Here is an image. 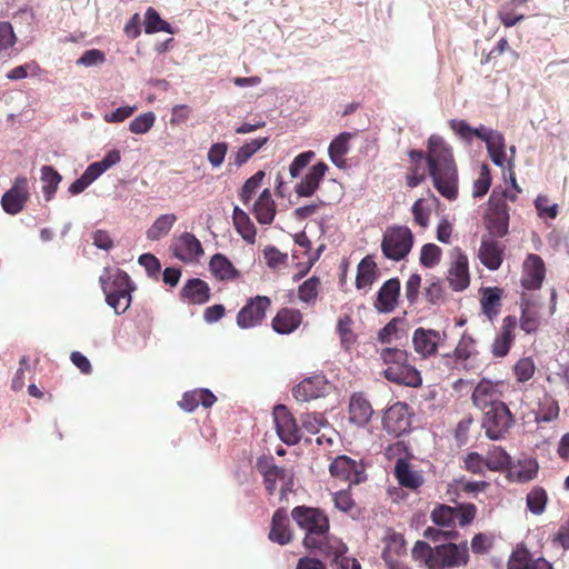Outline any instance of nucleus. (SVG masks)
Segmentation results:
<instances>
[{
  "mask_svg": "<svg viewBox=\"0 0 569 569\" xmlns=\"http://www.w3.org/2000/svg\"><path fill=\"white\" fill-rule=\"evenodd\" d=\"M426 163L433 187L438 192L455 200L458 196V171L451 147L439 134H431L427 141Z\"/></svg>",
  "mask_w": 569,
  "mask_h": 569,
  "instance_id": "nucleus-1",
  "label": "nucleus"
},
{
  "mask_svg": "<svg viewBox=\"0 0 569 569\" xmlns=\"http://www.w3.org/2000/svg\"><path fill=\"white\" fill-rule=\"evenodd\" d=\"M292 519L306 535L303 545L307 549L319 550L322 555L347 553V546L339 539L329 537V520L317 508L299 506L291 511Z\"/></svg>",
  "mask_w": 569,
  "mask_h": 569,
  "instance_id": "nucleus-2",
  "label": "nucleus"
},
{
  "mask_svg": "<svg viewBox=\"0 0 569 569\" xmlns=\"http://www.w3.org/2000/svg\"><path fill=\"white\" fill-rule=\"evenodd\" d=\"M412 559L426 569H456L469 561L467 542H446L431 547L428 542L418 540L411 550Z\"/></svg>",
  "mask_w": 569,
  "mask_h": 569,
  "instance_id": "nucleus-3",
  "label": "nucleus"
},
{
  "mask_svg": "<svg viewBox=\"0 0 569 569\" xmlns=\"http://www.w3.org/2000/svg\"><path fill=\"white\" fill-rule=\"evenodd\" d=\"M380 358L386 365L383 375L391 382L409 387H418L422 383L420 372L409 363V355L398 348H385Z\"/></svg>",
  "mask_w": 569,
  "mask_h": 569,
  "instance_id": "nucleus-4",
  "label": "nucleus"
},
{
  "mask_svg": "<svg viewBox=\"0 0 569 569\" xmlns=\"http://www.w3.org/2000/svg\"><path fill=\"white\" fill-rule=\"evenodd\" d=\"M102 290L106 295V301L117 315L124 313L131 305V293L136 289L128 273L123 270L116 269L100 277Z\"/></svg>",
  "mask_w": 569,
  "mask_h": 569,
  "instance_id": "nucleus-5",
  "label": "nucleus"
},
{
  "mask_svg": "<svg viewBox=\"0 0 569 569\" xmlns=\"http://www.w3.org/2000/svg\"><path fill=\"white\" fill-rule=\"evenodd\" d=\"M413 247V233L406 226H390L382 236L381 251L392 261L405 259Z\"/></svg>",
  "mask_w": 569,
  "mask_h": 569,
  "instance_id": "nucleus-6",
  "label": "nucleus"
},
{
  "mask_svg": "<svg viewBox=\"0 0 569 569\" xmlns=\"http://www.w3.org/2000/svg\"><path fill=\"white\" fill-rule=\"evenodd\" d=\"M512 425L513 417L505 402L496 403L483 411L482 428L491 440L505 438Z\"/></svg>",
  "mask_w": 569,
  "mask_h": 569,
  "instance_id": "nucleus-7",
  "label": "nucleus"
},
{
  "mask_svg": "<svg viewBox=\"0 0 569 569\" xmlns=\"http://www.w3.org/2000/svg\"><path fill=\"white\" fill-rule=\"evenodd\" d=\"M257 469L263 477V482L269 495H273L277 483H281L282 495L290 490L292 486V475L289 470L278 467L273 463V458H260L257 462Z\"/></svg>",
  "mask_w": 569,
  "mask_h": 569,
  "instance_id": "nucleus-8",
  "label": "nucleus"
},
{
  "mask_svg": "<svg viewBox=\"0 0 569 569\" xmlns=\"http://www.w3.org/2000/svg\"><path fill=\"white\" fill-rule=\"evenodd\" d=\"M446 339L445 331L419 327L412 333L413 350L422 359H428L437 355L438 348L445 343Z\"/></svg>",
  "mask_w": 569,
  "mask_h": 569,
  "instance_id": "nucleus-9",
  "label": "nucleus"
},
{
  "mask_svg": "<svg viewBox=\"0 0 569 569\" xmlns=\"http://www.w3.org/2000/svg\"><path fill=\"white\" fill-rule=\"evenodd\" d=\"M271 301L266 296H256L239 310L237 315V325L241 329H250L259 326L266 318Z\"/></svg>",
  "mask_w": 569,
  "mask_h": 569,
  "instance_id": "nucleus-10",
  "label": "nucleus"
},
{
  "mask_svg": "<svg viewBox=\"0 0 569 569\" xmlns=\"http://www.w3.org/2000/svg\"><path fill=\"white\" fill-rule=\"evenodd\" d=\"M273 420L279 438L287 445H296L301 439V431L295 418L283 405L273 409Z\"/></svg>",
  "mask_w": 569,
  "mask_h": 569,
  "instance_id": "nucleus-11",
  "label": "nucleus"
},
{
  "mask_svg": "<svg viewBox=\"0 0 569 569\" xmlns=\"http://www.w3.org/2000/svg\"><path fill=\"white\" fill-rule=\"evenodd\" d=\"M501 387H503L502 381L493 382L489 379H481L471 395L473 405L485 411L490 407H495L496 403H501Z\"/></svg>",
  "mask_w": 569,
  "mask_h": 569,
  "instance_id": "nucleus-12",
  "label": "nucleus"
},
{
  "mask_svg": "<svg viewBox=\"0 0 569 569\" xmlns=\"http://www.w3.org/2000/svg\"><path fill=\"white\" fill-rule=\"evenodd\" d=\"M452 262L448 270V282L452 290L463 291L470 283L469 263L467 256L459 248L451 253Z\"/></svg>",
  "mask_w": 569,
  "mask_h": 569,
  "instance_id": "nucleus-13",
  "label": "nucleus"
},
{
  "mask_svg": "<svg viewBox=\"0 0 569 569\" xmlns=\"http://www.w3.org/2000/svg\"><path fill=\"white\" fill-rule=\"evenodd\" d=\"M173 256L184 263H190L203 256L201 242L190 232H183L171 243Z\"/></svg>",
  "mask_w": 569,
  "mask_h": 569,
  "instance_id": "nucleus-14",
  "label": "nucleus"
},
{
  "mask_svg": "<svg viewBox=\"0 0 569 569\" xmlns=\"http://www.w3.org/2000/svg\"><path fill=\"white\" fill-rule=\"evenodd\" d=\"M29 199L28 180L24 177H17L12 187L1 198L2 209L11 214H18Z\"/></svg>",
  "mask_w": 569,
  "mask_h": 569,
  "instance_id": "nucleus-15",
  "label": "nucleus"
},
{
  "mask_svg": "<svg viewBox=\"0 0 569 569\" xmlns=\"http://www.w3.org/2000/svg\"><path fill=\"white\" fill-rule=\"evenodd\" d=\"M382 425L385 430L395 437L408 432L411 425L408 406L402 402L391 406L383 416Z\"/></svg>",
  "mask_w": 569,
  "mask_h": 569,
  "instance_id": "nucleus-16",
  "label": "nucleus"
},
{
  "mask_svg": "<svg viewBox=\"0 0 569 569\" xmlns=\"http://www.w3.org/2000/svg\"><path fill=\"white\" fill-rule=\"evenodd\" d=\"M546 276L543 260L535 253H529L522 263L521 284L527 290L539 289Z\"/></svg>",
  "mask_w": 569,
  "mask_h": 569,
  "instance_id": "nucleus-17",
  "label": "nucleus"
},
{
  "mask_svg": "<svg viewBox=\"0 0 569 569\" xmlns=\"http://www.w3.org/2000/svg\"><path fill=\"white\" fill-rule=\"evenodd\" d=\"M497 191L490 196V213L488 214V229L495 237H503L508 233L509 212L503 201H496Z\"/></svg>",
  "mask_w": 569,
  "mask_h": 569,
  "instance_id": "nucleus-18",
  "label": "nucleus"
},
{
  "mask_svg": "<svg viewBox=\"0 0 569 569\" xmlns=\"http://www.w3.org/2000/svg\"><path fill=\"white\" fill-rule=\"evenodd\" d=\"M516 328L517 318L515 316L503 318L500 331L491 345V353L495 358H503L508 355L516 338Z\"/></svg>",
  "mask_w": 569,
  "mask_h": 569,
  "instance_id": "nucleus-19",
  "label": "nucleus"
},
{
  "mask_svg": "<svg viewBox=\"0 0 569 569\" xmlns=\"http://www.w3.org/2000/svg\"><path fill=\"white\" fill-rule=\"evenodd\" d=\"M328 382L321 375H315L300 381L292 390L296 400L306 402L327 393Z\"/></svg>",
  "mask_w": 569,
  "mask_h": 569,
  "instance_id": "nucleus-20",
  "label": "nucleus"
},
{
  "mask_svg": "<svg viewBox=\"0 0 569 569\" xmlns=\"http://www.w3.org/2000/svg\"><path fill=\"white\" fill-rule=\"evenodd\" d=\"M373 409L362 393H353L349 401V421L357 427H366L371 420Z\"/></svg>",
  "mask_w": 569,
  "mask_h": 569,
  "instance_id": "nucleus-21",
  "label": "nucleus"
},
{
  "mask_svg": "<svg viewBox=\"0 0 569 569\" xmlns=\"http://www.w3.org/2000/svg\"><path fill=\"white\" fill-rule=\"evenodd\" d=\"M400 281L397 278L387 280L378 291L375 307L379 312H391L398 302Z\"/></svg>",
  "mask_w": 569,
  "mask_h": 569,
  "instance_id": "nucleus-22",
  "label": "nucleus"
},
{
  "mask_svg": "<svg viewBox=\"0 0 569 569\" xmlns=\"http://www.w3.org/2000/svg\"><path fill=\"white\" fill-rule=\"evenodd\" d=\"M508 569H552L545 558H533L526 548H517L508 560Z\"/></svg>",
  "mask_w": 569,
  "mask_h": 569,
  "instance_id": "nucleus-23",
  "label": "nucleus"
},
{
  "mask_svg": "<svg viewBox=\"0 0 569 569\" xmlns=\"http://www.w3.org/2000/svg\"><path fill=\"white\" fill-rule=\"evenodd\" d=\"M331 476L350 483L360 482L359 467L355 460L347 456L337 457L329 467Z\"/></svg>",
  "mask_w": 569,
  "mask_h": 569,
  "instance_id": "nucleus-24",
  "label": "nucleus"
},
{
  "mask_svg": "<svg viewBox=\"0 0 569 569\" xmlns=\"http://www.w3.org/2000/svg\"><path fill=\"white\" fill-rule=\"evenodd\" d=\"M328 166L319 162L311 167L305 178L296 186V192L300 197H311L319 188L320 181L323 179Z\"/></svg>",
  "mask_w": 569,
  "mask_h": 569,
  "instance_id": "nucleus-25",
  "label": "nucleus"
},
{
  "mask_svg": "<svg viewBox=\"0 0 569 569\" xmlns=\"http://www.w3.org/2000/svg\"><path fill=\"white\" fill-rule=\"evenodd\" d=\"M269 539L281 546L289 543L292 539L287 511L282 508L276 510L272 516Z\"/></svg>",
  "mask_w": 569,
  "mask_h": 569,
  "instance_id": "nucleus-26",
  "label": "nucleus"
},
{
  "mask_svg": "<svg viewBox=\"0 0 569 569\" xmlns=\"http://www.w3.org/2000/svg\"><path fill=\"white\" fill-rule=\"evenodd\" d=\"M395 476L401 487L416 490L423 483L422 475L412 469L411 465L405 459L399 458L395 466Z\"/></svg>",
  "mask_w": 569,
  "mask_h": 569,
  "instance_id": "nucleus-27",
  "label": "nucleus"
},
{
  "mask_svg": "<svg viewBox=\"0 0 569 569\" xmlns=\"http://www.w3.org/2000/svg\"><path fill=\"white\" fill-rule=\"evenodd\" d=\"M301 319L300 311L284 308L272 319V328L280 335H289L300 326Z\"/></svg>",
  "mask_w": 569,
  "mask_h": 569,
  "instance_id": "nucleus-28",
  "label": "nucleus"
},
{
  "mask_svg": "<svg viewBox=\"0 0 569 569\" xmlns=\"http://www.w3.org/2000/svg\"><path fill=\"white\" fill-rule=\"evenodd\" d=\"M478 258L489 270H497L502 263V249L493 240H482L478 250Z\"/></svg>",
  "mask_w": 569,
  "mask_h": 569,
  "instance_id": "nucleus-29",
  "label": "nucleus"
},
{
  "mask_svg": "<svg viewBox=\"0 0 569 569\" xmlns=\"http://www.w3.org/2000/svg\"><path fill=\"white\" fill-rule=\"evenodd\" d=\"M216 401V396L208 389H197L186 392L179 402V406L188 412H192L200 405L204 408L211 407Z\"/></svg>",
  "mask_w": 569,
  "mask_h": 569,
  "instance_id": "nucleus-30",
  "label": "nucleus"
},
{
  "mask_svg": "<svg viewBox=\"0 0 569 569\" xmlns=\"http://www.w3.org/2000/svg\"><path fill=\"white\" fill-rule=\"evenodd\" d=\"M181 296L189 302L202 305L210 299V288L201 279H190L182 288Z\"/></svg>",
  "mask_w": 569,
  "mask_h": 569,
  "instance_id": "nucleus-31",
  "label": "nucleus"
},
{
  "mask_svg": "<svg viewBox=\"0 0 569 569\" xmlns=\"http://www.w3.org/2000/svg\"><path fill=\"white\" fill-rule=\"evenodd\" d=\"M256 219L262 224H269L273 221L276 216V203L272 200L269 189H264L253 207Z\"/></svg>",
  "mask_w": 569,
  "mask_h": 569,
  "instance_id": "nucleus-32",
  "label": "nucleus"
},
{
  "mask_svg": "<svg viewBox=\"0 0 569 569\" xmlns=\"http://www.w3.org/2000/svg\"><path fill=\"white\" fill-rule=\"evenodd\" d=\"M353 134L350 132H342L338 134L329 144V158L331 162L340 169L346 167L345 156L349 152V142Z\"/></svg>",
  "mask_w": 569,
  "mask_h": 569,
  "instance_id": "nucleus-33",
  "label": "nucleus"
},
{
  "mask_svg": "<svg viewBox=\"0 0 569 569\" xmlns=\"http://www.w3.org/2000/svg\"><path fill=\"white\" fill-rule=\"evenodd\" d=\"M377 264L371 257H365L358 264L356 287L368 290L377 279Z\"/></svg>",
  "mask_w": 569,
  "mask_h": 569,
  "instance_id": "nucleus-34",
  "label": "nucleus"
},
{
  "mask_svg": "<svg viewBox=\"0 0 569 569\" xmlns=\"http://www.w3.org/2000/svg\"><path fill=\"white\" fill-rule=\"evenodd\" d=\"M232 219L236 230L242 239L248 243H254L257 231L249 216L239 207H234Z\"/></svg>",
  "mask_w": 569,
  "mask_h": 569,
  "instance_id": "nucleus-35",
  "label": "nucleus"
},
{
  "mask_svg": "<svg viewBox=\"0 0 569 569\" xmlns=\"http://www.w3.org/2000/svg\"><path fill=\"white\" fill-rule=\"evenodd\" d=\"M212 274L219 280H233L238 277V271L233 264L223 254L216 253L209 262Z\"/></svg>",
  "mask_w": 569,
  "mask_h": 569,
  "instance_id": "nucleus-36",
  "label": "nucleus"
},
{
  "mask_svg": "<svg viewBox=\"0 0 569 569\" xmlns=\"http://www.w3.org/2000/svg\"><path fill=\"white\" fill-rule=\"evenodd\" d=\"M176 221L177 216L174 213H164L159 216L147 230V238L151 241H158L167 237Z\"/></svg>",
  "mask_w": 569,
  "mask_h": 569,
  "instance_id": "nucleus-37",
  "label": "nucleus"
},
{
  "mask_svg": "<svg viewBox=\"0 0 569 569\" xmlns=\"http://www.w3.org/2000/svg\"><path fill=\"white\" fill-rule=\"evenodd\" d=\"M40 179L42 182L43 197L47 201H50L53 198L62 177L51 166H42Z\"/></svg>",
  "mask_w": 569,
  "mask_h": 569,
  "instance_id": "nucleus-38",
  "label": "nucleus"
},
{
  "mask_svg": "<svg viewBox=\"0 0 569 569\" xmlns=\"http://www.w3.org/2000/svg\"><path fill=\"white\" fill-rule=\"evenodd\" d=\"M501 290L499 288H487L481 298V307L488 319L492 320L500 311Z\"/></svg>",
  "mask_w": 569,
  "mask_h": 569,
  "instance_id": "nucleus-39",
  "label": "nucleus"
},
{
  "mask_svg": "<svg viewBox=\"0 0 569 569\" xmlns=\"http://www.w3.org/2000/svg\"><path fill=\"white\" fill-rule=\"evenodd\" d=\"M268 141V137L257 138L240 147L233 154L230 164L240 168L258 150H260Z\"/></svg>",
  "mask_w": 569,
  "mask_h": 569,
  "instance_id": "nucleus-40",
  "label": "nucleus"
},
{
  "mask_svg": "<svg viewBox=\"0 0 569 569\" xmlns=\"http://www.w3.org/2000/svg\"><path fill=\"white\" fill-rule=\"evenodd\" d=\"M160 31H164L171 34L174 33L170 23L161 19L160 14L154 8L149 7L144 13V32L152 34Z\"/></svg>",
  "mask_w": 569,
  "mask_h": 569,
  "instance_id": "nucleus-41",
  "label": "nucleus"
},
{
  "mask_svg": "<svg viewBox=\"0 0 569 569\" xmlns=\"http://www.w3.org/2000/svg\"><path fill=\"white\" fill-rule=\"evenodd\" d=\"M559 406L558 401L551 396L545 395L539 400V407L536 413V420L538 422H550L558 418Z\"/></svg>",
  "mask_w": 569,
  "mask_h": 569,
  "instance_id": "nucleus-42",
  "label": "nucleus"
},
{
  "mask_svg": "<svg viewBox=\"0 0 569 569\" xmlns=\"http://www.w3.org/2000/svg\"><path fill=\"white\" fill-rule=\"evenodd\" d=\"M486 461L487 469L492 471H500L509 467L511 458L501 447L493 446L487 452Z\"/></svg>",
  "mask_w": 569,
  "mask_h": 569,
  "instance_id": "nucleus-43",
  "label": "nucleus"
},
{
  "mask_svg": "<svg viewBox=\"0 0 569 569\" xmlns=\"http://www.w3.org/2000/svg\"><path fill=\"white\" fill-rule=\"evenodd\" d=\"M13 27L8 21H0V56L10 54L17 43Z\"/></svg>",
  "mask_w": 569,
  "mask_h": 569,
  "instance_id": "nucleus-44",
  "label": "nucleus"
},
{
  "mask_svg": "<svg viewBox=\"0 0 569 569\" xmlns=\"http://www.w3.org/2000/svg\"><path fill=\"white\" fill-rule=\"evenodd\" d=\"M527 508L533 515H541L545 511L548 496L545 489L540 487H535L527 495Z\"/></svg>",
  "mask_w": 569,
  "mask_h": 569,
  "instance_id": "nucleus-45",
  "label": "nucleus"
},
{
  "mask_svg": "<svg viewBox=\"0 0 569 569\" xmlns=\"http://www.w3.org/2000/svg\"><path fill=\"white\" fill-rule=\"evenodd\" d=\"M477 353L475 339L471 336L463 333L455 349V357L458 360L468 361L476 357Z\"/></svg>",
  "mask_w": 569,
  "mask_h": 569,
  "instance_id": "nucleus-46",
  "label": "nucleus"
},
{
  "mask_svg": "<svg viewBox=\"0 0 569 569\" xmlns=\"http://www.w3.org/2000/svg\"><path fill=\"white\" fill-rule=\"evenodd\" d=\"M431 519L437 526L451 527L456 521L455 507L441 505L433 509L431 512Z\"/></svg>",
  "mask_w": 569,
  "mask_h": 569,
  "instance_id": "nucleus-47",
  "label": "nucleus"
},
{
  "mask_svg": "<svg viewBox=\"0 0 569 569\" xmlns=\"http://www.w3.org/2000/svg\"><path fill=\"white\" fill-rule=\"evenodd\" d=\"M320 280L317 277L307 279L299 286L298 298L305 303L315 302L319 291Z\"/></svg>",
  "mask_w": 569,
  "mask_h": 569,
  "instance_id": "nucleus-48",
  "label": "nucleus"
},
{
  "mask_svg": "<svg viewBox=\"0 0 569 569\" xmlns=\"http://www.w3.org/2000/svg\"><path fill=\"white\" fill-rule=\"evenodd\" d=\"M302 428L312 435L318 433L328 422L322 413L307 412L301 416Z\"/></svg>",
  "mask_w": 569,
  "mask_h": 569,
  "instance_id": "nucleus-49",
  "label": "nucleus"
},
{
  "mask_svg": "<svg viewBox=\"0 0 569 569\" xmlns=\"http://www.w3.org/2000/svg\"><path fill=\"white\" fill-rule=\"evenodd\" d=\"M156 122V114L151 111L144 112L136 117L129 123V130L134 134L147 133Z\"/></svg>",
  "mask_w": 569,
  "mask_h": 569,
  "instance_id": "nucleus-50",
  "label": "nucleus"
},
{
  "mask_svg": "<svg viewBox=\"0 0 569 569\" xmlns=\"http://www.w3.org/2000/svg\"><path fill=\"white\" fill-rule=\"evenodd\" d=\"M441 249L435 243L423 244L420 251V263L423 267L432 268L440 262Z\"/></svg>",
  "mask_w": 569,
  "mask_h": 569,
  "instance_id": "nucleus-51",
  "label": "nucleus"
},
{
  "mask_svg": "<svg viewBox=\"0 0 569 569\" xmlns=\"http://www.w3.org/2000/svg\"><path fill=\"white\" fill-rule=\"evenodd\" d=\"M263 178L264 172L262 170H259L244 182L240 192V199L244 204H247L251 200L252 196L260 187Z\"/></svg>",
  "mask_w": 569,
  "mask_h": 569,
  "instance_id": "nucleus-52",
  "label": "nucleus"
},
{
  "mask_svg": "<svg viewBox=\"0 0 569 569\" xmlns=\"http://www.w3.org/2000/svg\"><path fill=\"white\" fill-rule=\"evenodd\" d=\"M491 184V177L489 167L487 164H483L480 170V174L478 179L473 182V191L472 194L475 198H481L483 197L490 188Z\"/></svg>",
  "mask_w": 569,
  "mask_h": 569,
  "instance_id": "nucleus-53",
  "label": "nucleus"
},
{
  "mask_svg": "<svg viewBox=\"0 0 569 569\" xmlns=\"http://www.w3.org/2000/svg\"><path fill=\"white\" fill-rule=\"evenodd\" d=\"M536 370V366L532 359L522 358L515 366V376L518 381L526 382L532 378Z\"/></svg>",
  "mask_w": 569,
  "mask_h": 569,
  "instance_id": "nucleus-54",
  "label": "nucleus"
},
{
  "mask_svg": "<svg viewBox=\"0 0 569 569\" xmlns=\"http://www.w3.org/2000/svg\"><path fill=\"white\" fill-rule=\"evenodd\" d=\"M540 325V320L536 310L526 307L522 308V315L520 318V328L527 332H535Z\"/></svg>",
  "mask_w": 569,
  "mask_h": 569,
  "instance_id": "nucleus-55",
  "label": "nucleus"
},
{
  "mask_svg": "<svg viewBox=\"0 0 569 569\" xmlns=\"http://www.w3.org/2000/svg\"><path fill=\"white\" fill-rule=\"evenodd\" d=\"M263 257L266 259V263L268 267L272 269L280 268L287 263L288 254L284 252H281L276 247H267L263 250Z\"/></svg>",
  "mask_w": 569,
  "mask_h": 569,
  "instance_id": "nucleus-56",
  "label": "nucleus"
},
{
  "mask_svg": "<svg viewBox=\"0 0 569 569\" xmlns=\"http://www.w3.org/2000/svg\"><path fill=\"white\" fill-rule=\"evenodd\" d=\"M402 323V319L393 318L389 321L378 333V339L381 343H390L399 339L398 326Z\"/></svg>",
  "mask_w": 569,
  "mask_h": 569,
  "instance_id": "nucleus-57",
  "label": "nucleus"
},
{
  "mask_svg": "<svg viewBox=\"0 0 569 569\" xmlns=\"http://www.w3.org/2000/svg\"><path fill=\"white\" fill-rule=\"evenodd\" d=\"M465 468L476 475H483L487 469L486 458L478 452H470L465 458Z\"/></svg>",
  "mask_w": 569,
  "mask_h": 569,
  "instance_id": "nucleus-58",
  "label": "nucleus"
},
{
  "mask_svg": "<svg viewBox=\"0 0 569 569\" xmlns=\"http://www.w3.org/2000/svg\"><path fill=\"white\" fill-rule=\"evenodd\" d=\"M456 521L461 526H468L476 517L477 508L472 503H465L455 507Z\"/></svg>",
  "mask_w": 569,
  "mask_h": 569,
  "instance_id": "nucleus-59",
  "label": "nucleus"
},
{
  "mask_svg": "<svg viewBox=\"0 0 569 569\" xmlns=\"http://www.w3.org/2000/svg\"><path fill=\"white\" fill-rule=\"evenodd\" d=\"M104 61L106 54L101 50L90 49L82 53V56L77 60V64L83 67H93L102 64Z\"/></svg>",
  "mask_w": 569,
  "mask_h": 569,
  "instance_id": "nucleus-60",
  "label": "nucleus"
},
{
  "mask_svg": "<svg viewBox=\"0 0 569 569\" xmlns=\"http://www.w3.org/2000/svg\"><path fill=\"white\" fill-rule=\"evenodd\" d=\"M228 146L224 142H218L210 147L208 151V161L213 168L220 167L226 158Z\"/></svg>",
  "mask_w": 569,
  "mask_h": 569,
  "instance_id": "nucleus-61",
  "label": "nucleus"
},
{
  "mask_svg": "<svg viewBox=\"0 0 569 569\" xmlns=\"http://www.w3.org/2000/svg\"><path fill=\"white\" fill-rule=\"evenodd\" d=\"M137 110L136 106H124L117 108L114 111L103 114V120L108 123H119L132 116Z\"/></svg>",
  "mask_w": 569,
  "mask_h": 569,
  "instance_id": "nucleus-62",
  "label": "nucleus"
},
{
  "mask_svg": "<svg viewBox=\"0 0 569 569\" xmlns=\"http://www.w3.org/2000/svg\"><path fill=\"white\" fill-rule=\"evenodd\" d=\"M315 158L313 151H306L298 154L289 167L291 178H297L301 170Z\"/></svg>",
  "mask_w": 569,
  "mask_h": 569,
  "instance_id": "nucleus-63",
  "label": "nucleus"
},
{
  "mask_svg": "<svg viewBox=\"0 0 569 569\" xmlns=\"http://www.w3.org/2000/svg\"><path fill=\"white\" fill-rule=\"evenodd\" d=\"M492 547V537L487 533H477L471 539V550L475 553L483 555L487 553Z\"/></svg>",
  "mask_w": 569,
  "mask_h": 569,
  "instance_id": "nucleus-64",
  "label": "nucleus"
}]
</instances>
